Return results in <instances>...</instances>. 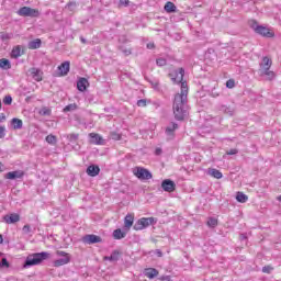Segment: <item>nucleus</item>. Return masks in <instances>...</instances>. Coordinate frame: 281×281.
I'll return each mask as SVG.
<instances>
[{
    "label": "nucleus",
    "instance_id": "nucleus-1",
    "mask_svg": "<svg viewBox=\"0 0 281 281\" xmlns=\"http://www.w3.org/2000/svg\"><path fill=\"white\" fill-rule=\"evenodd\" d=\"M47 259H49V252L47 251L35 252L26 257L24 267H35L37 265H41L43 260H47Z\"/></svg>",
    "mask_w": 281,
    "mask_h": 281
},
{
    "label": "nucleus",
    "instance_id": "nucleus-2",
    "mask_svg": "<svg viewBox=\"0 0 281 281\" xmlns=\"http://www.w3.org/2000/svg\"><path fill=\"white\" fill-rule=\"evenodd\" d=\"M188 104V82L181 83V91L173 99V106H186Z\"/></svg>",
    "mask_w": 281,
    "mask_h": 281
},
{
    "label": "nucleus",
    "instance_id": "nucleus-3",
    "mask_svg": "<svg viewBox=\"0 0 281 281\" xmlns=\"http://www.w3.org/2000/svg\"><path fill=\"white\" fill-rule=\"evenodd\" d=\"M56 256H59L60 258L53 261V267H65V265L71 262V255H69V252L57 250Z\"/></svg>",
    "mask_w": 281,
    "mask_h": 281
},
{
    "label": "nucleus",
    "instance_id": "nucleus-4",
    "mask_svg": "<svg viewBox=\"0 0 281 281\" xmlns=\"http://www.w3.org/2000/svg\"><path fill=\"white\" fill-rule=\"evenodd\" d=\"M134 177H137L140 181H148L149 179H153V173L150 170L144 168V167H135L133 169Z\"/></svg>",
    "mask_w": 281,
    "mask_h": 281
},
{
    "label": "nucleus",
    "instance_id": "nucleus-5",
    "mask_svg": "<svg viewBox=\"0 0 281 281\" xmlns=\"http://www.w3.org/2000/svg\"><path fill=\"white\" fill-rule=\"evenodd\" d=\"M155 223V217H142L139 218L133 226L135 232H142V229H146V227H150Z\"/></svg>",
    "mask_w": 281,
    "mask_h": 281
},
{
    "label": "nucleus",
    "instance_id": "nucleus-6",
    "mask_svg": "<svg viewBox=\"0 0 281 281\" xmlns=\"http://www.w3.org/2000/svg\"><path fill=\"white\" fill-rule=\"evenodd\" d=\"M19 16H31V19H36L41 15L38 10L32 9L30 7H22L18 10Z\"/></svg>",
    "mask_w": 281,
    "mask_h": 281
},
{
    "label": "nucleus",
    "instance_id": "nucleus-7",
    "mask_svg": "<svg viewBox=\"0 0 281 281\" xmlns=\"http://www.w3.org/2000/svg\"><path fill=\"white\" fill-rule=\"evenodd\" d=\"M183 76H186V70L183 68H179L178 70L169 74V78L175 85H179V82H186L183 81Z\"/></svg>",
    "mask_w": 281,
    "mask_h": 281
},
{
    "label": "nucleus",
    "instance_id": "nucleus-8",
    "mask_svg": "<svg viewBox=\"0 0 281 281\" xmlns=\"http://www.w3.org/2000/svg\"><path fill=\"white\" fill-rule=\"evenodd\" d=\"M254 30L257 34H260V36H265L266 38H273L274 36L273 32L262 25H256L254 26Z\"/></svg>",
    "mask_w": 281,
    "mask_h": 281
},
{
    "label": "nucleus",
    "instance_id": "nucleus-9",
    "mask_svg": "<svg viewBox=\"0 0 281 281\" xmlns=\"http://www.w3.org/2000/svg\"><path fill=\"white\" fill-rule=\"evenodd\" d=\"M2 221L7 223V225H14V223L21 221V215H19V213L7 214L2 217Z\"/></svg>",
    "mask_w": 281,
    "mask_h": 281
},
{
    "label": "nucleus",
    "instance_id": "nucleus-10",
    "mask_svg": "<svg viewBox=\"0 0 281 281\" xmlns=\"http://www.w3.org/2000/svg\"><path fill=\"white\" fill-rule=\"evenodd\" d=\"M175 119L178 121L186 120V116L188 115V108L183 106H176L173 109Z\"/></svg>",
    "mask_w": 281,
    "mask_h": 281
},
{
    "label": "nucleus",
    "instance_id": "nucleus-11",
    "mask_svg": "<svg viewBox=\"0 0 281 281\" xmlns=\"http://www.w3.org/2000/svg\"><path fill=\"white\" fill-rule=\"evenodd\" d=\"M83 243L86 245H95V243H102V237L91 234V235H86L83 237Z\"/></svg>",
    "mask_w": 281,
    "mask_h": 281
},
{
    "label": "nucleus",
    "instance_id": "nucleus-12",
    "mask_svg": "<svg viewBox=\"0 0 281 281\" xmlns=\"http://www.w3.org/2000/svg\"><path fill=\"white\" fill-rule=\"evenodd\" d=\"M89 138H90V144H94L95 146H104V138H102L100 134L90 133Z\"/></svg>",
    "mask_w": 281,
    "mask_h": 281
},
{
    "label": "nucleus",
    "instance_id": "nucleus-13",
    "mask_svg": "<svg viewBox=\"0 0 281 281\" xmlns=\"http://www.w3.org/2000/svg\"><path fill=\"white\" fill-rule=\"evenodd\" d=\"M177 184H175V181L170 179H166L161 182V188L165 192H175V188Z\"/></svg>",
    "mask_w": 281,
    "mask_h": 281
},
{
    "label": "nucleus",
    "instance_id": "nucleus-14",
    "mask_svg": "<svg viewBox=\"0 0 281 281\" xmlns=\"http://www.w3.org/2000/svg\"><path fill=\"white\" fill-rule=\"evenodd\" d=\"M23 177H25V171L23 170L10 171L5 175V179H10V180L23 179Z\"/></svg>",
    "mask_w": 281,
    "mask_h": 281
},
{
    "label": "nucleus",
    "instance_id": "nucleus-15",
    "mask_svg": "<svg viewBox=\"0 0 281 281\" xmlns=\"http://www.w3.org/2000/svg\"><path fill=\"white\" fill-rule=\"evenodd\" d=\"M29 74H31L33 80H36V82H41L43 80V71L38 68H31L29 69Z\"/></svg>",
    "mask_w": 281,
    "mask_h": 281
},
{
    "label": "nucleus",
    "instance_id": "nucleus-16",
    "mask_svg": "<svg viewBox=\"0 0 281 281\" xmlns=\"http://www.w3.org/2000/svg\"><path fill=\"white\" fill-rule=\"evenodd\" d=\"M126 234H128V231H126L125 228H116L113 231L112 236L114 238V240H122V238H126Z\"/></svg>",
    "mask_w": 281,
    "mask_h": 281
},
{
    "label": "nucleus",
    "instance_id": "nucleus-17",
    "mask_svg": "<svg viewBox=\"0 0 281 281\" xmlns=\"http://www.w3.org/2000/svg\"><path fill=\"white\" fill-rule=\"evenodd\" d=\"M135 223V215L133 214H127L124 217V229L125 232H131V226Z\"/></svg>",
    "mask_w": 281,
    "mask_h": 281
},
{
    "label": "nucleus",
    "instance_id": "nucleus-18",
    "mask_svg": "<svg viewBox=\"0 0 281 281\" xmlns=\"http://www.w3.org/2000/svg\"><path fill=\"white\" fill-rule=\"evenodd\" d=\"M177 128H179V124L177 123H170L169 126L166 127V135L167 137H169V139H172V137H175V132L177 131Z\"/></svg>",
    "mask_w": 281,
    "mask_h": 281
},
{
    "label": "nucleus",
    "instance_id": "nucleus-19",
    "mask_svg": "<svg viewBox=\"0 0 281 281\" xmlns=\"http://www.w3.org/2000/svg\"><path fill=\"white\" fill-rule=\"evenodd\" d=\"M87 175L89 177H98V175H100V167L95 166V165H90L87 168Z\"/></svg>",
    "mask_w": 281,
    "mask_h": 281
},
{
    "label": "nucleus",
    "instance_id": "nucleus-20",
    "mask_svg": "<svg viewBox=\"0 0 281 281\" xmlns=\"http://www.w3.org/2000/svg\"><path fill=\"white\" fill-rule=\"evenodd\" d=\"M23 54H24L23 46L21 45L14 46L11 52V58H20V56H23Z\"/></svg>",
    "mask_w": 281,
    "mask_h": 281
},
{
    "label": "nucleus",
    "instance_id": "nucleus-21",
    "mask_svg": "<svg viewBox=\"0 0 281 281\" xmlns=\"http://www.w3.org/2000/svg\"><path fill=\"white\" fill-rule=\"evenodd\" d=\"M69 61H64L60 66H58L59 76H67L69 74Z\"/></svg>",
    "mask_w": 281,
    "mask_h": 281
},
{
    "label": "nucleus",
    "instance_id": "nucleus-22",
    "mask_svg": "<svg viewBox=\"0 0 281 281\" xmlns=\"http://www.w3.org/2000/svg\"><path fill=\"white\" fill-rule=\"evenodd\" d=\"M87 87H89V80L87 78H80L77 82V89L79 91H87Z\"/></svg>",
    "mask_w": 281,
    "mask_h": 281
},
{
    "label": "nucleus",
    "instance_id": "nucleus-23",
    "mask_svg": "<svg viewBox=\"0 0 281 281\" xmlns=\"http://www.w3.org/2000/svg\"><path fill=\"white\" fill-rule=\"evenodd\" d=\"M207 175L210 177H213L214 179H223V172H221V170H218V169L209 168Z\"/></svg>",
    "mask_w": 281,
    "mask_h": 281
},
{
    "label": "nucleus",
    "instance_id": "nucleus-24",
    "mask_svg": "<svg viewBox=\"0 0 281 281\" xmlns=\"http://www.w3.org/2000/svg\"><path fill=\"white\" fill-rule=\"evenodd\" d=\"M103 260H109L110 262H117L120 260V251H112L111 256L103 257Z\"/></svg>",
    "mask_w": 281,
    "mask_h": 281
},
{
    "label": "nucleus",
    "instance_id": "nucleus-25",
    "mask_svg": "<svg viewBox=\"0 0 281 281\" xmlns=\"http://www.w3.org/2000/svg\"><path fill=\"white\" fill-rule=\"evenodd\" d=\"M146 278H149V280H153L154 278H157L159 276V271L155 268H148L145 270Z\"/></svg>",
    "mask_w": 281,
    "mask_h": 281
},
{
    "label": "nucleus",
    "instance_id": "nucleus-26",
    "mask_svg": "<svg viewBox=\"0 0 281 281\" xmlns=\"http://www.w3.org/2000/svg\"><path fill=\"white\" fill-rule=\"evenodd\" d=\"M11 126L14 131H21V128H23V121L20 119H12Z\"/></svg>",
    "mask_w": 281,
    "mask_h": 281
},
{
    "label": "nucleus",
    "instance_id": "nucleus-27",
    "mask_svg": "<svg viewBox=\"0 0 281 281\" xmlns=\"http://www.w3.org/2000/svg\"><path fill=\"white\" fill-rule=\"evenodd\" d=\"M42 42L41 38H36L34 41L29 42L27 47L29 49H38L41 48Z\"/></svg>",
    "mask_w": 281,
    "mask_h": 281
},
{
    "label": "nucleus",
    "instance_id": "nucleus-28",
    "mask_svg": "<svg viewBox=\"0 0 281 281\" xmlns=\"http://www.w3.org/2000/svg\"><path fill=\"white\" fill-rule=\"evenodd\" d=\"M236 201H238V203H247V201H249V196H247V194L238 191L236 194Z\"/></svg>",
    "mask_w": 281,
    "mask_h": 281
},
{
    "label": "nucleus",
    "instance_id": "nucleus-29",
    "mask_svg": "<svg viewBox=\"0 0 281 281\" xmlns=\"http://www.w3.org/2000/svg\"><path fill=\"white\" fill-rule=\"evenodd\" d=\"M271 65H272V61H271V59H269V57L262 58L261 67H262L263 71L271 69Z\"/></svg>",
    "mask_w": 281,
    "mask_h": 281
},
{
    "label": "nucleus",
    "instance_id": "nucleus-30",
    "mask_svg": "<svg viewBox=\"0 0 281 281\" xmlns=\"http://www.w3.org/2000/svg\"><path fill=\"white\" fill-rule=\"evenodd\" d=\"M165 11H167L169 14H172V12H177V5H175L171 1H168L165 4Z\"/></svg>",
    "mask_w": 281,
    "mask_h": 281
},
{
    "label": "nucleus",
    "instance_id": "nucleus-31",
    "mask_svg": "<svg viewBox=\"0 0 281 281\" xmlns=\"http://www.w3.org/2000/svg\"><path fill=\"white\" fill-rule=\"evenodd\" d=\"M0 69H12L10 60L5 58L0 59Z\"/></svg>",
    "mask_w": 281,
    "mask_h": 281
},
{
    "label": "nucleus",
    "instance_id": "nucleus-32",
    "mask_svg": "<svg viewBox=\"0 0 281 281\" xmlns=\"http://www.w3.org/2000/svg\"><path fill=\"white\" fill-rule=\"evenodd\" d=\"M37 113H38L40 115H42L43 117H45V116H47V115H52V109H49V108H47V106H44V108L40 109V110L37 111Z\"/></svg>",
    "mask_w": 281,
    "mask_h": 281
},
{
    "label": "nucleus",
    "instance_id": "nucleus-33",
    "mask_svg": "<svg viewBox=\"0 0 281 281\" xmlns=\"http://www.w3.org/2000/svg\"><path fill=\"white\" fill-rule=\"evenodd\" d=\"M13 36H14V34H12V33H7V32H1L0 33V38L3 42L10 41V38H13Z\"/></svg>",
    "mask_w": 281,
    "mask_h": 281
},
{
    "label": "nucleus",
    "instance_id": "nucleus-34",
    "mask_svg": "<svg viewBox=\"0 0 281 281\" xmlns=\"http://www.w3.org/2000/svg\"><path fill=\"white\" fill-rule=\"evenodd\" d=\"M110 137L114 142H120V139H122V134H120L117 132H111Z\"/></svg>",
    "mask_w": 281,
    "mask_h": 281
},
{
    "label": "nucleus",
    "instance_id": "nucleus-35",
    "mask_svg": "<svg viewBox=\"0 0 281 281\" xmlns=\"http://www.w3.org/2000/svg\"><path fill=\"white\" fill-rule=\"evenodd\" d=\"M263 75L267 76V80H273L276 78V72L271 70H263Z\"/></svg>",
    "mask_w": 281,
    "mask_h": 281
},
{
    "label": "nucleus",
    "instance_id": "nucleus-36",
    "mask_svg": "<svg viewBox=\"0 0 281 281\" xmlns=\"http://www.w3.org/2000/svg\"><path fill=\"white\" fill-rule=\"evenodd\" d=\"M216 225H218V220H216L215 217H210L207 221V226L209 227H216Z\"/></svg>",
    "mask_w": 281,
    "mask_h": 281
},
{
    "label": "nucleus",
    "instance_id": "nucleus-37",
    "mask_svg": "<svg viewBox=\"0 0 281 281\" xmlns=\"http://www.w3.org/2000/svg\"><path fill=\"white\" fill-rule=\"evenodd\" d=\"M78 137H79L78 134H68V135H67V139H68V142H70V143L78 142Z\"/></svg>",
    "mask_w": 281,
    "mask_h": 281
},
{
    "label": "nucleus",
    "instance_id": "nucleus-38",
    "mask_svg": "<svg viewBox=\"0 0 281 281\" xmlns=\"http://www.w3.org/2000/svg\"><path fill=\"white\" fill-rule=\"evenodd\" d=\"M46 142L47 144H52L54 146V144H56V136L55 135H47L46 136Z\"/></svg>",
    "mask_w": 281,
    "mask_h": 281
},
{
    "label": "nucleus",
    "instance_id": "nucleus-39",
    "mask_svg": "<svg viewBox=\"0 0 281 281\" xmlns=\"http://www.w3.org/2000/svg\"><path fill=\"white\" fill-rule=\"evenodd\" d=\"M120 50L124 54V56H131V54H133L131 48H126L124 46H120Z\"/></svg>",
    "mask_w": 281,
    "mask_h": 281
},
{
    "label": "nucleus",
    "instance_id": "nucleus-40",
    "mask_svg": "<svg viewBox=\"0 0 281 281\" xmlns=\"http://www.w3.org/2000/svg\"><path fill=\"white\" fill-rule=\"evenodd\" d=\"M156 65L158 67H166V65H167L166 58H158V59H156Z\"/></svg>",
    "mask_w": 281,
    "mask_h": 281
},
{
    "label": "nucleus",
    "instance_id": "nucleus-41",
    "mask_svg": "<svg viewBox=\"0 0 281 281\" xmlns=\"http://www.w3.org/2000/svg\"><path fill=\"white\" fill-rule=\"evenodd\" d=\"M5 267V269L10 268V262H8L7 258H2L1 262H0V269H3Z\"/></svg>",
    "mask_w": 281,
    "mask_h": 281
},
{
    "label": "nucleus",
    "instance_id": "nucleus-42",
    "mask_svg": "<svg viewBox=\"0 0 281 281\" xmlns=\"http://www.w3.org/2000/svg\"><path fill=\"white\" fill-rule=\"evenodd\" d=\"M131 1L130 0H120L119 8H128Z\"/></svg>",
    "mask_w": 281,
    "mask_h": 281
},
{
    "label": "nucleus",
    "instance_id": "nucleus-43",
    "mask_svg": "<svg viewBox=\"0 0 281 281\" xmlns=\"http://www.w3.org/2000/svg\"><path fill=\"white\" fill-rule=\"evenodd\" d=\"M226 87L227 89H234V87H236V81L234 79H228L226 81Z\"/></svg>",
    "mask_w": 281,
    "mask_h": 281
},
{
    "label": "nucleus",
    "instance_id": "nucleus-44",
    "mask_svg": "<svg viewBox=\"0 0 281 281\" xmlns=\"http://www.w3.org/2000/svg\"><path fill=\"white\" fill-rule=\"evenodd\" d=\"M3 104H5L7 106H10V104H12V97L11 95H5L3 98Z\"/></svg>",
    "mask_w": 281,
    "mask_h": 281
},
{
    "label": "nucleus",
    "instance_id": "nucleus-45",
    "mask_svg": "<svg viewBox=\"0 0 281 281\" xmlns=\"http://www.w3.org/2000/svg\"><path fill=\"white\" fill-rule=\"evenodd\" d=\"M146 104H150V102L146 99H140L137 101V106H146Z\"/></svg>",
    "mask_w": 281,
    "mask_h": 281
},
{
    "label": "nucleus",
    "instance_id": "nucleus-46",
    "mask_svg": "<svg viewBox=\"0 0 281 281\" xmlns=\"http://www.w3.org/2000/svg\"><path fill=\"white\" fill-rule=\"evenodd\" d=\"M271 271H273V267L271 266H265L262 268V273H271Z\"/></svg>",
    "mask_w": 281,
    "mask_h": 281
},
{
    "label": "nucleus",
    "instance_id": "nucleus-47",
    "mask_svg": "<svg viewBox=\"0 0 281 281\" xmlns=\"http://www.w3.org/2000/svg\"><path fill=\"white\" fill-rule=\"evenodd\" d=\"M150 85H151L153 89H155L156 91H159V82L157 80L150 81Z\"/></svg>",
    "mask_w": 281,
    "mask_h": 281
},
{
    "label": "nucleus",
    "instance_id": "nucleus-48",
    "mask_svg": "<svg viewBox=\"0 0 281 281\" xmlns=\"http://www.w3.org/2000/svg\"><path fill=\"white\" fill-rule=\"evenodd\" d=\"M22 231L24 232V234H30V232H32V227H30V225H24Z\"/></svg>",
    "mask_w": 281,
    "mask_h": 281
},
{
    "label": "nucleus",
    "instance_id": "nucleus-49",
    "mask_svg": "<svg viewBox=\"0 0 281 281\" xmlns=\"http://www.w3.org/2000/svg\"><path fill=\"white\" fill-rule=\"evenodd\" d=\"M69 111H76V106H66L63 110L64 113H69Z\"/></svg>",
    "mask_w": 281,
    "mask_h": 281
},
{
    "label": "nucleus",
    "instance_id": "nucleus-50",
    "mask_svg": "<svg viewBox=\"0 0 281 281\" xmlns=\"http://www.w3.org/2000/svg\"><path fill=\"white\" fill-rule=\"evenodd\" d=\"M226 155H238V149H236V148L229 149L226 151Z\"/></svg>",
    "mask_w": 281,
    "mask_h": 281
},
{
    "label": "nucleus",
    "instance_id": "nucleus-51",
    "mask_svg": "<svg viewBox=\"0 0 281 281\" xmlns=\"http://www.w3.org/2000/svg\"><path fill=\"white\" fill-rule=\"evenodd\" d=\"M5 137V127H0V139H3Z\"/></svg>",
    "mask_w": 281,
    "mask_h": 281
},
{
    "label": "nucleus",
    "instance_id": "nucleus-52",
    "mask_svg": "<svg viewBox=\"0 0 281 281\" xmlns=\"http://www.w3.org/2000/svg\"><path fill=\"white\" fill-rule=\"evenodd\" d=\"M155 254L158 258H161L164 256V252H161V250L159 249H156Z\"/></svg>",
    "mask_w": 281,
    "mask_h": 281
},
{
    "label": "nucleus",
    "instance_id": "nucleus-53",
    "mask_svg": "<svg viewBox=\"0 0 281 281\" xmlns=\"http://www.w3.org/2000/svg\"><path fill=\"white\" fill-rule=\"evenodd\" d=\"M160 280L161 281H170L171 279H170V276H162V277H160Z\"/></svg>",
    "mask_w": 281,
    "mask_h": 281
},
{
    "label": "nucleus",
    "instance_id": "nucleus-54",
    "mask_svg": "<svg viewBox=\"0 0 281 281\" xmlns=\"http://www.w3.org/2000/svg\"><path fill=\"white\" fill-rule=\"evenodd\" d=\"M147 49H155V44L154 43H148L147 44Z\"/></svg>",
    "mask_w": 281,
    "mask_h": 281
},
{
    "label": "nucleus",
    "instance_id": "nucleus-55",
    "mask_svg": "<svg viewBox=\"0 0 281 281\" xmlns=\"http://www.w3.org/2000/svg\"><path fill=\"white\" fill-rule=\"evenodd\" d=\"M231 108H226L225 109V113L229 114V115H234V112L229 110Z\"/></svg>",
    "mask_w": 281,
    "mask_h": 281
},
{
    "label": "nucleus",
    "instance_id": "nucleus-56",
    "mask_svg": "<svg viewBox=\"0 0 281 281\" xmlns=\"http://www.w3.org/2000/svg\"><path fill=\"white\" fill-rule=\"evenodd\" d=\"M161 153H162L161 148H156L155 155H161Z\"/></svg>",
    "mask_w": 281,
    "mask_h": 281
},
{
    "label": "nucleus",
    "instance_id": "nucleus-57",
    "mask_svg": "<svg viewBox=\"0 0 281 281\" xmlns=\"http://www.w3.org/2000/svg\"><path fill=\"white\" fill-rule=\"evenodd\" d=\"M81 43L86 44L87 40L85 37H80Z\"/></svg>",
    "mask_w": 281,
    "mask_h": 281
},
{
    "label": "nucleus",
    "instance_id": "nucleus-58",
    "mask_svg": "<svg viewBox=\"0 0 281 281\" xmlns=\"http://www.w3.org/2000/svg\"><path fill=\"white\" fill-rule=\"evenodd\" d=\"M3 243V235H0V245Z\"/></svg>",
    "mask_w": 281,
    "mask_h": 281
},
{
    "label": "nucleus",
    "instance_id": "nucleus-59",
    "mask_svg": "<svg viewBox=\"0 0 281 281\" xmlns=\"http://www.w3.org/2000/svg\"><path fill=\"white\" fill-rule=\"evenodd\" d=\"M104 111H109V108H105Z\"/></svg>",
    "mask_w": 281,
    "mask_h": 281
},
{
    "label": "nucleus",
    "instance_id": "nucleus-60",
    "mask_svg": "<svg viewBox=\"0 0 281 281\" xmlns=\"http://www.w3.org/2000/svg\"><path fill=\"white\" fill-rule=\"evenodd\" d=\"M68 106H74V104H68Z\"/></svg>",
    "mask_w": 281,
    "mask_h": 281
},
{
    "label": "nucleus",
    "instance_id": "nucleus-61",
    "mask_svg": "<svg viewBox=\"0 0 281 281\" xmlns=\"http://www.w3.org/2000/svg\"><path fill=\"white\" fill-rule=\"evenodd\" d=\"M0 172H1V162H0Z\"/></svg>",
    "mask_w": 281,
    "mask_h": 281
}]
</instances>
